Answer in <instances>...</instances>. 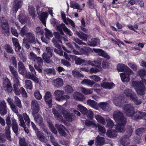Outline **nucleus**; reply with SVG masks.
Instances as JSON below:
<instances>
[{
	"instance_id": "obj_1",
	"label": "nucleus",
	"mask_w": 146,
	"mask_h": 146,
	"mask_svg": "<svg viewBox=\"0 0 146 146\" xmlns=\"http://www.w3.org/2000/svg\"><path fill=\"white\" fill-rule=\"evenodd\" d=\"M113 116L114 119L117 123L115 126V128L117 131H123L126 123V119L124 117L123 113L118 110L115 111L114 112Z\"/></svg>"
},
{
	"instance_id": "obj_2",
	"label": "nucleus",
	"mask_w": 146,
	"mask_h": 146,
	"mask_svg": "<svg viewBox=\"0 0 146 146\" xmlns=\"http://www.w3.org/2000/svg\"><path fill=\"white\" fill-rule=\"evenodd\" d=\"M117 69L118 72H124L120 74L121 79L123 82H127L130 80V75L133 74L132 71L126 65L119 63L117 65Z\"/></svg>"
},
{
	"instance_id": "obj_3",
	"label": "nucleus",
	"mask_w": 146,
	"mask_h": 146,
	"mask_svg": "<svg viewBox=\"0 0 146 146\" xmlns=\"http://www.w3.org/2000/svg\"><path fill=\"white\" fill-rule=\"evenodd\" d=\"M31 108L32 110V113L35 121L39 120L40 123L43 121L42 117L38 114L39 111V106L38 103L35 101L33 100L31 102Z\"/></svg>"
},
{
	"instance_id": "obj_4",
	"label": "nucleus",
	"mask_w": 146,
	"mask_h": 146,
	"mask_svg": "<svg viewBox=\"0 0 146 146\" xmlns=\"http://www.w3.org/2000/svg\"><path fill=\"white\" fill-rule=\"evenodd\" d=\"M132 85L134 87L138 94L142 96L145 94V88L143 83L140 82L132 81Z\"/></svg>"
},
{
	"instance_id": "obj_5",
	"label": "nucleus",
	"mask_w": 146,
	"mask_h": 146,
	"mask_svg": "<svg viewBox=\"0 0 146 146\" xmlns=\"http://www.w3.org/2000/svg\"><path fill=\"white\" fill-rule=\"evenodd\" d=\"M55 38H53L52 41L55 46L59 49L61 47V44L62 41L63 40L64 42L68 41V40L64 37L60 35L59 32H55L54 33Z\"/></svg>"
},
{
	"instance_id": "obj_6",
	"label": "nucleus",
	"mask_w": 146,
	"mask_h": 146,
	"mask_svg": "<svg viewBox=\"0 0 146 146\" xmlns=\"http://www.w3.org/2000/svg\"><path fill=\"white\" fill-rule=\"evenodd\" d=\"M54 94L55 95L56 99L58 101H60L64 100H67L70 98V97L68 95H64V92L61 90H56Z\"/></svg>"
},
{
	"instance_id": "obj_7",
	"label": "nucleus",
	"mask_w": 146,
	"mask_h": 146,
	"mask_svg": "<svg viewBox=\"0 0 146 146\" xmlns=\"http://www.w3.org/2000/svg\"><path fill=\"white\" fill-rule=\"evenodd\" d=\"M124 112L127 116L132 117L133 116L135 110L134 107L130 104H127L123 107Z\"/></svg>"
},
{
	"instance_id": "obj_8",
	"label": "nucleus",
	"mask_w": 146,
	"mask_h": 146,
	"mask_svg": "<svg viewBox=\"0 0 146 146\" xmlns=\"http://www.w3.org/2000/svg\"><path fill=\"white\" fill-rule=\"evenodd\" d=\"M52 96L51 93L49 91H47L45 94L44 99L46 103L48 104L50 108L52 107Z\"/></svg>"
},
{
	"instance_id": "obj_9",
	"label": "nucleus",
	"mask_w": 146,
	"mask_h": 146,
	"mask_svg": "<svg viewBox=\"0 0 146 146\" xmlns=\"http://www.w3.org/2000/svg\"><path fill=\"white\" fill-rule=\"evenodd\" d=\"M93 51L98 54L104 58L106 60H109L110 58V56L105 52L103 50L101 49H96L93 48Z\"/></svg>"
},
{
	"instance_id": "obj_10",
	"label": "nucleus",
	"mask_w": 146,
	"mask_h": 146,
	"mask_svg": "<svg viewBox=\"0 0 146 146\" xmlns=\"http://www.w3.org/2000/svg\"><path fill=\"white\" fill-rule=\"evenodd\" d=\"M102 60V59L101 58H97L96 60L93 61H91L90 60H87L86 63L88 65L94 66L98 67H101V66Z\"/></svg>"
},
{
	"instance_id": "obj_11",
	"label": "nucleus",
	"mask_w": 146,
	"mask_h": 146,
	"mask_svg": "<svg viewBox=\"0 0 146 146\" xmlns=\"http://www.w3.org/2000/svg\"><path fill=\"white\" fill-rule=\"evenodd\" d=\"M146 116V113L137 111L134 112L133 114V116L132 118L136 120H137L138 119H142L144 116Z\"/></svg>"
},
{
	"instance_id": "obj_12",
	"label": "nucleus",
	"mask_w": 146,
	"mask_h": 146,
	"mask_svg": "<svg viewBox=\"0 0 146 146\" xmlns=\"http://www.w3.org/2000/svg\"><path fill=\"white\" fill-rule=\"evenodd\" d=\"M22 0H14L12 10L13 12L17 13L18 10L21 7Z\"/></svg>"
},
{
	"instance_id": "obj_13",
	"label": "nucleus",
	"mask_w": 146,
	"mask_h": 146,
	"mask_svg": "<svg viewBox=\"0 0 146 146\" xmlns=\"http://www.w3.org/2000/svg\"><path fill=\"white\" fill-rule=\"evenodd\" d=\"M7 112V106L5 101L3 100L0 103V114L4 116Z\"/></svg>"
},
{
	"instance_id": "obj_14",
	"label": "nucleus",
	"mask_w": 146,
	"mask_h": 146,
	"mask_svg": "<svg viewBox=\"0 0 146 146\" xmlns=\"http://www.w3.org/2000/svg\"><path fill=\"white\" fill-rule=\"evenodd\" d=\"M93 50L89 47L84 46L80 48L79 52L81 54H84L86 56L88 55Z\"/></svg>"
},
{
	"instance_id": "obj_15",
	"label": "nucleus",
	"mask_w": 146,
	"mask_h": 146,
	"mask_svg": "<svg viewBox=\"0 0 146 146\" xmlns=\"http://www.w3.org/2000/svg\"><path fill=\"white\" fill-rule=\"evenodd\" d=\"M62 114L65 119L68 121H72L73 120V114L68 112L66 110H63L62 112Z\"/></svg>"
},
{
	"instance_id": "obj_16",
	"label": "nucleus",
	"mask_w": 146,
	"mask_h": 146,
	"mask_svg": "<svg viewBox=\"0 0 146 146\" xmlns=\"http://www.w3.org/2000/svg\"><path fill=\"white\" fill-rule=\"evenodd\" d=\"M125 129H124L123 131L121 132L117 131L116 129H115V130H108L106 132V135L107 136L109 137H115L117 136V132H123L125 131Z\"/></svg>"
},
{
	"instance_id": "obj_17",
	"label": "nucleus",
	"mask_w": 146,
	"mask_h": 146,
	"mask_svg": "<svg viewBox=\"0 0 146 146\" xmlns=\"http://www.w3.org/2000/svg\"><path fill=\"white\" fill-rule=\"evenodd\" d=\"M12 123V129L13 132L17 135L18 134L19 126L17 123L16 120L13 117L11 119Z\"/></svg>"
},
{
	"instance_id": "obj_18",
	"label": "nucleus",
	"mask_w": 146,
	"mask_h": 146,
	"mask_svg": "<svg viewBox=\"0 0 146 146\" xmlns=\"http://www.w3.org/2000/svg\"><path fill=\"white\" fill-rule=\"evenodd\" d=\"M39 19L42 23L43 24H46V20L47 18L48 14L46 11L43 12L38 15Z\"/></svg>"
},
{
	"instance_id": "obj_19",
	"label": "nucleus",
	"mask_w": 146,
	"mask_h": 146,
	"mask_svg": "<svg viewBox=\"0 0 146 146\" xmlns=\"http://www.w3.org/2000/svg\"><path fill=\"white\" fill-rule=\"evenodd\" d=\"M73 95L74 99L76 101H82L85 99L84 96L80 93L75 92Z\"/></svg>"
},
{
	"instance_id": "obj_20",
	"label": "nucleus",
	"mask_w": 146,
	"mask_h": 146,
	"mask_svg": "<svg viewBox=\"0 0 146 146\" xmlns=\"http://www.w3.org/2000/svg\"><path fill=\"white\" fill-rule=\"evenodd\" d=\"M18 70L20 74L23 75L27 73V70L23 63L19 61L18 63Z\"/></svg>"
},
{
	"instance_id": "obj_21",
	"label": "nucleus",
	"mask_w": 146,
	"mask_h": 146,
	"mask_svg": "<svg viewBox=\"0 0 146 146\" xmlns=\"http://www.w3.org/2000/svg\"><path fill=\"white\" fill-rule=\"evenodd\" d=\"M30 55L33 57L34 61L36 63V64L39 65H42L43 60L42 58L40 57H37L34 53H31Z\"/></svg>"
},
{
	"instance_id": "obj_22",
	"label": "nucleus",
	"mask_w": 146,
	"mask_h": 146,
	"mask_svg": "<svg viewBox=\"0 0 146 146\" xmlns=\"http://www.w3.org/2000/svg\"><path fill=\"white\" fill-rule=\"evenodd\" d=\"M129 136L127 135H123L120 139V142L122 145L123 146L127 145L129 142L128 141L129 138Z\"/></svg>"
},
{
	"instance_id": "obj_23",
	"label": "nucleus",
	"mask_w": 146,
	"mask_h": 146,
	"mask_svg": "<svg viewBox=\"0 0 146 146\" xmlns=\"http://www.w3.org/2000/svg\"><path fill=\"white\" fill-rule=\"evenodd\" d=\"M105 140L104 138L98 135L96 137L95 143V144L97 146H100L104 144Z\"/></svg>"
},
{
	"instance_id": "obj_24",
	"label": "nucleus",
	"mask_w": 146,
	"mask_h": 146,
	"mask_svg": "<svg viewBox=\"0 0 146 146\" xmlns=\"http://www.w3.org/2000/svg\"><path fill=\"white\" fill-rule=\"evenodd\" d=\"M0 26L2 29V31H4L5 34L8 35H9L10 27L9 23L1 24Z\"/></svg>"
},
{
	"instance_id": "obj_25",
	"label": "nucleus",
	"mask_w": 146,
	"mask_h": 146,
	"mask_svg": "<svg viewBox=\"0 0 146 146\" xmlns=\"http://www.w3.org/2000/svg\"><path fill=\"white\" fill-rule=\"evenodd\" d=\"M63 81L60 78H57L53 80V85L57 88H60L63 86Z\"/></svg>"
},
{
	"instance_id": "obj_26",
	"label": "nucleus",
	"mask_w": 146,
	"mask_h": 146,
	"mask_svg": "<svg viewBox=\"0 0 146 146\" xmlns=\"http://www.w3.org/2000/svg\"><path fill=\"white\" fill-rule=\"evenodd\" d=\"M102 87L105 89H111L113 87L115 86V84L113 82H104L101 83Z\"/></svg>"
},
{
	"instance_id": "obj_27",
	"label": "nucleus",
	"mask_w": 146,
	"mask_h": 146,
	"mask_svg": "<svg viewBox=\"0 0 146 146\" xmlns=\"http://www.w3.org/2000/svg\"><path fill=\"white\" fill-rule=\"evenodd\" d=\"M81 83L83 85H85L90 87H92L95 83L94 81L87 79L83 80L82 81Z\"/></svg>"
},
{
	"instance_id": "obj_28",
	"label": "nucleus",
	"mask_w": 146,
	"mask_h": 146,
	"mask_svg": "<svg viewBox=\"0 0 146 146\" xmlns=\"http://www.w3.org/2000/svg\"><path fill=\"white\" fill-rule=\"evenodd\" d=\"M12 40L13 44L15 46V50L16 52L19 51L21 48L18 39L16 38H13Z\"/></svg>"
},
{
	"instance_id": "obj_29",
	"label": "nucleus",
	"mask_w": 146,
	"mask_h": 146,
	"mask_svg": "<svg viewBox=\"0 0 146 146\" xmlns=\"http://www.w3.org/2000/svg\"><path fill=\"white\" fill-rule=\"evenodd\" d=\"M26 74V76L27 78L31 79L33 80L35 82L38 83L39 80L37 77L36 76H33L30 72H27L25 74Z\"/></svg>"
},
{
	"instance_id": "obj_30",
	"label": "nucleus",
	"mask_w": 146,
	"mask_h": 146,
	"mask_svg": "<svg viewBox=\"0 0 146 146\" xmlns=\"http://www.w3.org/2000/svg\"><path fill=\"white\" fill-rule=\"evenodd\" d=\"M76 34L80 38L83 40L85 41H87L88 38L89 36V35L84 33L82 32L80 33L78 31L76 32Z\"/></svg>"
},
{
	"instance_id": "obj_31",
	"label": "nucleus",
	"mask_w": 146,
	"mask_h": 146,
	"mask_svg": "<svg viewBox=\"0 0 146 146\" xmlns=\"http://www.w3.org/2000/svg\"><path fill=\"white\" fill-rule=\"evenodd\" d=\"M27 28L25 26L23 27L20 31V35L23 37L25 36H30L31 33L27 32Z\"/></svg>"
},
{
	"instance_id": "obj_32",
	"label": "nucleus",
	"mask_w": 146,
	"mask_h": 146,
	"mask_svg": "<svg viewBox=\"0 0 146 146\" xmlns=\"http://www.w3.org/2000/svg\"><path fill=\"white\" fill-rule=\"evenodd\" d=\"M124 93L127 97H129L130 100L136 94L132 90L129 89H125Z\"/></svg>"
},
{
	"instance_id": "obj_33",
	"label": "nucleus",
	"mask_w": 146,
	"mask_h": 146,
	"mask_svg": "<svg viewBox=\"0 0 146 146\" xmlns=\"http://www.w3.org/2000/svg\"><path fill=\"white\" fill-rule=\"evenodd\" d=\"M138 73L142 80L146 83V80L144 78V76H146V70L145 69H141L139 70Z\"/></svg>"
},
{
	"instance_id": "obj_34",
	"label": "nucleus",
	"mask_w": 146,
	"mask_h": 146,
	"mask_svg": "<svg viewBox=\"0 0 146 146\" xmlns=\"http://www.w3.org/2000/svg\"><path fill=\"white\" fill-rule=\"evenodd\" d=\"M87 104L92 107L96 109H97L98 108V104L94 101L89 99L87 101Z\"/></svg>"
},
{
	"instance_id": "obj_35",
	"label": "nucleus",
	"mask_w": 146,
	"mask_h": 146,
	"mask_svg": "<svg viewBox=\"0 0 146 146\" xmlns=\"http://www.w3.org/2000/svg\"><path fill=\"white\" fill-rule=\"evenodd\" d=\"M96 127L98 128V131L99 133L102 135H104L106 133V129L104 127L98 124Z\"/></svg>"
},
{
	"instance_id": "obj_36",
	"label": "nucleus",
	"mask_w": 146,
	"mask_h": 146,
	"mask_svg": "<svg viewBox=\"0 0 146 146\" xmlns=\"http://www.w3.org/2000/svg\"><path fill=\"white\" fill-rule=\"evenodd\" d=\"M77 109L82 114L86 115L88 112L87 109L81 105H79L77 106Z\"/></svg>"
},
{
	"instance_id": "obj_37",
	"label": "nucleus",
	"mask_w": 146,
	"mask_h": 146,
	"mask_svg": "<svg viewBox=\"0 0 146 146\" xmlns=\"http://www.w3.org/2000/svg\"><path fill=\"white\" fill-rule=\"evenodd\" d=\"M37 137L39 140L42 142H44L45 137L42 133L40 131H38L36 133Z\"/></svg>"
},
{
	"instance_id": "obj_38",
	"label": "nucleus",
	"mask_w": 146,
	"mask_h": 146,
	"mask_svg": "<svg viewBox=\"0 0 146 146\" xmlns=\"http://www.w3.org/2000/svg\"><path fill=\"white\" fill-rule=\"evenodd\" d=\"M98 106L104 110H107L108 109V104L106 102H101L98 104Z\"/></svg>"
},
{
	"instance_id": "obj_39",
	"label": "nucleus",
	"mask_w": 146,
	"mask_h": 146,
	"mask_svg": "<svg viewBox=\"0 0 146 146\" xmlns=\"http://www.w3.org/2000/svg\"><path fill=\"white\" fill-rule=\"evenodd\" d=\"M95 118L98 123L103 125L105 124V119L102 116L99 115H97L95 116Z\"/></svg>"
},
{
	"instance_id": "obj_40",
	"label": "nucleus",
	"mask_w": 146,
	"mask_h": 146,
	"mask_svg": "<svg viewBox=\"0 0 146 146\" xmlns=\"http://www.w3.org/2000/svg\"><path fill=\"white\" fill-rule=\"evenodd\" d=\"M136 95L135 94L130 100L133 101L135 104L138 105L142 103V101L141 99L138 100Z\"/></svg>"
},
{
	"instance_id": "obj_41",
	"label": "nucleus",
	"mask_w": 146,
	"mask_h": 146,
	"mask_svg": "<svg viewBox=\"0 0 146 146\" xmlns=\"http://www.w3.org/2000/svg\"><path fill=\"white\" fill-rule=\"evenodd\" d=\"M81 90L82 92L85 95L90 94L92 93V90L91 89H86L83 87Z\"/></svg>"
},
{
	"instance_id": "obj_42",
	"label": "nucleus",
	"mask_w": 146,
	"mask_h": 146,
	"mask_svg": "<svg viewBox=\"0 0 146 146\" xmlns=\"http://www.w3.org/2000/svg\"><path fill=\"white\" fill-rule=\"evenodd\" d=\"M50 56L44 53L42 54V57L44 61L47 63H49L51 62V60L50 59Z\"/></svg>"
},
{
	"instance_id": "obj_43",
	"label": "nucleus",
	"mask_w": 146,
	"mask_h": 146,
	"mask_svg": "<svg viewBox=\"0 0 146 146\" xmlns=\"http://www.w3.org/2000/svg\"><path fill=\"white\" fill-rule=\"evenodd\" d=\"M4 48L8 53L13 54L14 53L12 47L9 44H7L4 46Z\"/></svg>"
},
{
	"instance_id": "obj_44",
	"label": "nucleus",
	"mask_w": 146,
	"mask_h": 146,
	"mask_svg": "<svg viewBox=\"0 0 146 146\" xmlns=\"http://www.w3.org/2000/svg\"><path fill=\"white\" fill-rule=\"evenodd\" d=\"M55 127L57 129L60 135L62 136H64L66 135V132L62 128L60 127L59 125H55Z\"/></svg>"
},
{
	"instance_id": "obj_45",
	"label": "nucleus",
	"mask_w": 146,
	"mask_h": 146,
	"mask_svg": "<svg viewBox=\"0 0 146 146\" xmlns=\"http://www.w3.org/2000/svg\"><path fill=\"white\" fill-rule=\"evenodd\" d=\"M102 68L101 67H98L95 66L94 68L92 67L90 70V73H96L98 72L102 71Z\"/></svg>"
},
{
	"instance_id": "obj_46",
	"label": "nucleus",
	"mask_w": 146,
	"mask_h": 146,
	"mask_svg": "<svg viewBox=\"0 0 146 146\" xmlns=\"http://www.w3.org/2000/svg\"><path fill=\"white\" fill-rule=\"evenodd\" d=\"M18 86L16 84H13V88L15 93L17 95H19L21 94V88L19 89Z\"/></svg>"
},
{
	"instance_id": "obj_47",
	"label": "nucleus",
	"mask_w": 146,
	"mask_h": 146,
	"mask_svg": "<svg viewBox=\"0 0 146 146\" xmlns=\"http://www.w3.org/2000/svg\"><path fill=\"white\" fill-rule=\"evenodd\" d=\"M25 86L27 89L31 90L33 88V85L31 81L28 80L25 81Z\"/></svg>"
},
{
	"instance_id": "obj_48",
	"label": "nucleus",
	"mask_w": 146,
	"mask_h": 146,
	"mask_svg": "<svg viewBox=\"0 0 146 146\" xmlns=\"http://www.w3.org/2000/svg\"><path fill=\"white\" fill-rule=\"evenodd\" d=\"M64 90L67 93H71L73 92L72 87L69 85H67L65 87Z\"/></svg>"
},
{
	"instance_id": "obj_49",
	"label": "nucleus",
	"mask_w": 146,
	"mask_h": 146,
	"mask_svg": "<svg viewBox=\"0 0 146 146\" xmlns=\"http://www.w3.org/2000/svg\"><path fill=\"white\" fill-rule=\"evenodd\" d=\"M19 146H28V145L26 143L24 138L20 137L19 139Z\"/></svg>"
},
{
	"instance_id": "obj_50",
	"label": "nucleus",
	"mask_w": 146,
	"mask_h": 146,
	"mask_svg": "<svg viewBox=\"0 0 146 146\" xmlns=\"http://www.w3.org/2000/svg\"><path fill=\"white\" fill-rule=\"evenodd\" d=\"M63 26L64 27H62V29L65 33L68 35L70 36H72L73 33L71 31L65 26L64 24H63Z\"/></svg>"
},
{
	"instance_id": "obj_51",
	"label": "nucleus",
	"mask_w": 146,
	"mask_h": 146,
	"mask_svg": "<svg viewBox=\"0 0 146 146\" xmlns=\"http://www.w3.org/2000/svg\"><path fill=\"white\" fill-rule=\"evenodd\" d=\"M87 60L82 59L80 58H78L76 60L75 63L77 65H81L83 63H84L85 65H88L86 62Z\"/></svg>"
},
{
	"instance_id": "obj_52",
	"label": "nucleus",
	"mask_w": 146,
	"mask_h": 146,
	"mask_svg": "<svg viewBox=\"0 0 146 146\" xmlns=\"http://www.w3.org/2000/svg\"><path fill=\"white\" fill-rule=\"evenodd\" d=\"M97 39L96 38H92L91 41H89L88 44L90 46H95L97 44Z\"/></svg>"
},
{
	"instance_id": "obj_53",
	"label": "nucleus",
	"mask_w": 146,
	"mask_h": 146,
	"mask_svg": "<svg viewBox=\"0 0 146 146\" xmlns=\"http://www.w3.org/2000/svg\"><path fill=\"white\" fill-rule=\"evenodd\" d=\"M10 127L6 126L5 129V136L7 137V139H9L11 138L10 136Z\"/></svg>"
},
{
	"instance_id": "obj_54",
	"label": "nucleus",
	"mask_w": 146,
	"mask_h": 146,
	"mask_svg": "<svg viewBox=\"0 0 146 146\" xmlns=\"http://www.w3.org/2000/svg\"><path fill=\"white\" fill-rule=\"evenodd\" d=\"M107 124L106 125L107 127L109 128H112L114 125L113 121L110 119H108L106 120Z\"/></svg>"
},
{
	"instance_id": "obj_55",
	"label": "nucleus",
	"mask_w": 146,
	"mask_h": 146,
	"mask_svg": "<svg viewBox=\"0 0 146 146\" xmlns=\"http://www.w3.org/2000/svg\"><path fill=\"white\" fill-rule=\"evenodd\" d=\"M35 12V10L34 8H30L29 10V14L31 16L32 19H35L36 17Z\"/></svg>"
},
{
	"instance_id": "obj_56",
	"label": "nucleus",
	"mask_w": 146,
	"mask_h": 146,
	"mask_svg": "<svg viewBox=\"0 0 146 146\" xmlns=\"http://www.w3.org/2000/svg\"><path fill=\"white\" fill-rule=\"evenodd\" d=\"M145 129L144 128H140L137 129L135 131L136 134L138 135H140L145 131Z\"/></svg>"
},
{
	"instance_id": "obj_57",
	"label": "nucleus",
	"mask_w": 146,
	"mask_h": 146,
	"mask_svg": "<svg viewBox=\"0 0 146 146\" xmlns=\"http://www.w3.org/2000/svg\"><path fill=\"white\" fill-rule=\"evenodd\" d=\"M46 50L47 52V54L50 56V57H52L53 54V49L50 47H47L46 48Z\"/></svg>"
},
{
	"instance_id": "obj_58",
	"label": "nucleus",
	"mask_w": 146,
	"mask_h": 146,
	"mask_svg": "<svg viewBox=\"0 0 146 146\" xmlns=\"http://www.w3.org/2000/svg\"><path fill=\"white\" fill-rule=\"evenodd\" d=\"M34 95L36 99L40 100L42 98V96L39 90L36 91L34 92Z\"/></svg>"
},
{
	"instance_id": "obj_59",
	"label": "nucleus",
	"mask_w": 146,
	"mask_h": 146,
	"mask_svg": "<svg viewBox=\"0 0 146 146\" xmlns=\"http://www.w3.org/2000/svg\"><path fill=\"white\" fill-rule=\"evenodd\" d=\"M85 124L88 127H90L91 125L97 126V124L94 123V122L88 120H86L85 121Z\"/></svg>"
},
{
	"instance_id": "obj_60",
	"label": "nucleus",
	"mask_w": 146,
	"mask_h": 146,
	"mask_svg": "<svg viewBox=\"0 0 146 146\" xmlns=\"http://www.w3.org/2000/svg\"><path fill=\"white\" fill-rule=\"evenodd\" d=\"M36 33L39 34L41 36H43L44 31L40 27H37L36 29Z\"/></svg>"
},
{
	"instance_id": "obj_61",
	"label": "nucleus",
	"mask_w": 146,
	"mask_h": 146,
	"mask_svg": "<svg viewBox=\"0 0 146 146\" xmlns=\"http://www.w3.org/2000/svg\"><path fill=\"white\" fill-rule=\"evenodd\" d=\"M9 68L10 72L13 76L18 75L17 71L15 69L14 67L10 66H9Z\"/></svg>"
},
{
	"instance_id": "obj_62",
	"label": "nucleus",
	"mask_w": 146,
	"mask_h": 146,
	"mask_svg": "<svg viewBox=\"0 0 146 146\" xmlns=\"http://www.w3.org/2000/svg\"><path fill=\"white\" fill-rule=\"evenodd\" d=\"M14 103L16 105V106L20 108H21L22 105L21 100L18 97L15 98V100Z\"/></svg>"
},
{
	"instance_id": "obj_63",
	"label": "nucleus",
	"mask_w": 146,
	"mask_h": 146,
	"mask_svg": "<svg viewBox=\"0 0 146 146\" xmlns=\"http://www.w3.org/2000/svg\"><path fill=\"white\" fill-rule=\"evenodd\" d=\"M102 67L104 69L108 68L110 67L109 63L106 60H104L102 63Z\"/></svg>"
},
{
	"instance_id": "obj_64",
	"label": "nucleus",
	"mask_w": 146,
	"mask_h": 146,
	"mask_svg": "<svg viewBox=\"0 0 146 146\" xmlns=\"http://www.w3.org/2000/svg\"><path fill=\"white\" fill-rule=\"evenodd\" d=\"M45 30L46 31L45 34L46 38H49L52 36V33L50 31L46 28L45 29Z\"/></svg>"
}]
</instances>
